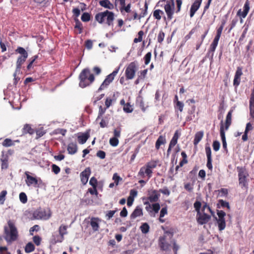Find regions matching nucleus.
<instances>
[{
    "label": "nucleus",
    "instance_id": "obj_1",
    "mask_svg": "<svg viewBox=\"0 0 254 254\" xmlns=\"http://www.w3.org/2000/svg\"><path fill=\"white\" fill-rule=\"evenodd\" d=\"M79 87L83 88L90 86L95 80V77L88 68L83 69L78 76Z\"/></svg>",
    "mask_w": 254,
    "mask_h": 254
},
{
    "label": "nucleus",
    "instance_id": "obj_2",
    "mask_svg": "<svg viewBox=\"0 0 254 254\" xmlns=\"http://www.w3.org/2000/svg\"><path fill=\"white\" fill-rule=\"evenodd\" d=\"M7 224L8 227H4V239L7 243H11L17 239L18 232L12 221H8Z\"/></svg>",
    "mask_w": 254,
    "mask_h": 254
},
{
    "label": "nucleus",
    "instance_id": "obj_3",
    "mask_svg": "<svg viewBox=\"0 0 254 254\" xmlns=\"http://www.w3.org/2000/svg\"><path fill=\"white\" fill-rule=\"evenodd\" d=\"M114 19V13L108 10H106L104 12H99L95 15V19L99 23L102 24L105 22L108 26H112L113 25Z\"/></svg>",
    "mask_w": 254,
    "mask_h": 254
},
{
    "label": "nucleus",
    "instance_id": "obj_4",
    "mask_svg": "<svg viewBox=\"0 0 254 254\" xmlns=\"http://www.w3.org/2000/svg\"><path fill=\"white\" fill-rule=\"evenodd\" d=\"M158 161L151 160L147 162L144 166L142 167L138 172V176L142 178H144L146 175L148 179H150L152 176V170L156 168Z\"/></svg>",
    "mask_w": 254,
    "mask_h": 254
},
{
    "label": "nucleus",
    "instance_id": "obj_5",
    "mask_svg": "<svg viewBox=\"0 0 254 254\" xmlns=\"http://www.w3.org/2000/svg\"><path fill=\"white\" fill-rule=\"evenodd\" d=\"M138 69V64L137 61H133L128 64L126 66L125 72L126 80H131L133 79Z\"/></svg>",
    "mask_w": 254,
    "mask_h": 254
},
{
    "label": "nucleus",
    "instance_id": "obj_6",
    "mask_svg": "<svg viewBox=\"0 0 254 254\" xmlns=\"http://www.w3.org/2000/svg\"><path fill=\"white\" fill-rule=\"evenodd\" d=\"M164 2V8L167 16V19L171 20L173 18V15L176 12L174 0H160L158 3Z\"/></svg>",
    "mask_w": 254,
    "mask_h": 254
},
{
    "label": "nucleus",
    "instance_id": "obj_7",
    "mask_svg": "<svg viewBox=\"0 0 254 254\" xmlns=\"http://www.w3.org/2000/svg\"><path fill=\"white\" fill-rule=\"evenodd\" d=\"M15 53L19 54L20 56L18 57L16 61V71H19L21 68L22 65L26 61L28 58V53L23 47H18L15 50Z\"/></svg>",
    "mask_w": 254,
    "mask_h": 254
},
{
    "label": "nucleus",
    "instance_id": "obj_8",
    "mask_svg": "<svg viewBox=\"0 0 254 254\" xmlns=\"http://www.w3.org/2000/svg\"><path fill=\"white\" fill-rule=\"evenodd\" d=\"M119 69L120 67L119 66L116 68L111 73L106 77V78L98 88L97 92H100L103 90H104L108 87L110 84L114 80L115 76L119 72Z\"/></svg>",
    "mask_w": 254,
    "mask_h": 254
},
{
    "label": "nucleus",
    "instance_id": "obj_9",
    "mask_svg": "<svg viewBox=\"0 0 254 254\" xmlns=\"http://www.w3.org/2000/svg\"><path fill=\"white\" fill-rule=\"evenodd\" d=\"M237 170L238 171L239 185L242 188L245 187L247 185V178L249 175L247 171L243 168L237 167Z\"/></svg>",
    "mask_w": 254,
    "mask_h": 254
},
{
    "label": "nucleus",
    "instance_id": "obj_10",
    "mask_svg": "<svg viewBox=\"0 0 254 254\" xmlns=\"http://www.w3.org/2000/svg\"><path fill=\"white\" fill-rule=\"evenodd\" d=\"M217 214L218 218L215 217V219L217 221L218 229L219 231H222L226 227V222L224 218L226 213L222 210H218Z\"/></svg>",
    "mask_w": 254,
    "mask_h": 254
},
{
    "label": "nucleus",
    "instance_id": "obj_11",
    "mask_svg": "<svg viewBox=\"0 0 254 254\" xmlns=\"http://www.w3.org/2000/svg\"><path fill=\"white\" fill-rule=\"evenodd\" d=\"M224 24V23H223L222 25L218 29L217 31V34L215 36L212 43L210 45L209 49L210 52H213L215 51L221 36Z\"/></svg>",
    "mask_w": 254,
    "mask_h": 254
},
{
    "label": "nucleus",
    "instance_id": "obj_12",
    "mask_svg": "<svg viewBox=\"0 0 254 254\" xmlns=\"http://www.w3.org/2000/svg\"><path fill=\"white\" fill-rule=\"evenodd\" d=\"M206 207V203H205L202 208V211L203 212V214H201V212L200 213H198L196 214V219L197 222L199 224H203L206 223V213H204V210Z\"/></svg>",
    "mask_w": 254,
    "mask_h": 254
},
{
    "label": "nucleus",
    "instance_id": "obj_13",
    "mask_svg": "<svg viewBox=\"0 0 254 254\" xmlns=\"http://www.w3.org/2000/svg\"><path fill=\"white\" fill-rule=\"evenodd\" d=\"M90 174L91 170L89 167L86 168L80 173L81 181L83 185L87 184Z\"/></svg>",
    "mask_w": 254,
    "mask_h": 254
},
{
    "label": "nucleus",
    "instance_id": "obj_14",
    "mask_svg": "<svg viewBox=\"0 0 254 254\" xmlns=\"http://www.w3.org/2000/svg\"><path fill=\"white\" fill-rule=\"evenodd\" d=\"M101 221V220L98 217H92L91 218L90 224L94 231H99L100 228L99 222Z\"/></svg>",
    "mask_w": 254,
    "mask_h": 254
},
{
    "label": "nucleus",
    "instance_id": "obj_15",
    "mask_svg": "<svg viewBox=\"0 0 254 254\" xmlns=\"http://www.w3.org/2000/svg\"><path fill=\"white\" fill-rule=\"evenodd\" d=\"M25 174L26 176V183L27 186H30L31 185H34L36 186L38 185L37 179L35 177L31 176L29 175V172H26Z\"/></svg>",
    "mask_w": 254,
    "mask_h": 254
},
{
    "label": "nucleus",
    "instance_id": "obj_16",
    "mask_svg": "<svg viewBox=\"0 0 254 254\" xmlns=\"http://www.w3.org/2000/svg\"><path fill=\"white\" fill-rule=\"evenodd\" d=\"M158 192V190H153L149 192V196H148V199L151 202L158 201L160 196V194Z\"/></svg>",
    "mask_w": 254,
    "mask_h": 254
},
{
    "label": "nucleus",
    "instance_id": "obj_17",
    "mask_svg": "<svg viewBox=\"0 0 254 254\" xmlns=\"http://www.w3.org/2000/svg\"><path fill=\"white\" fill-rule=\"evenodd\" d=\"M202 2V0H195L191 6L190 9V16L192 17L197 10L199 7Z\"/></svg>",
    "mask_w": 254,
    "mask_h": 254
},
{
    "label": "nucleus",
    "instance_id": "obj_18",
    "mask_svg": "<svg viewBox=\"0 0 254 254\" xmlns=\"http://www.w3.org/2000/svg\"><path fill=\"white\" fill-rule=\"evenodd\" d=\"M78 150V146L76 142H70L68 144L67 150L68 154L73 155L75 154Z\"/></svg>",
    "mask_w": 254,
    "mask_h": 254
},
{
    "label": "nucleus",
    "instance_id": "obj_19",
    "mask_svg": "<svg viewBox=\"0 0 254 254\" xmlns=\"http://www.w3.org/2000/svg\"><path fill=\"white\" fill-rule=\"evenodd\" d=\"M250 9L249 2L248 0L245 2L243 11L239 9L237 12V14L243 18L246 17Z\"/></svg>",
    "mask_w": 254,
    "mask_h": 254
},
{
    "label": "nucleus",
    "instance_id": "obj_20",
    "mask_svg": "<svg viewBox=\"0 0 254 254\" xmlns=\"http://www.w3.org/2000/svg\"><path fill=\"white\" fill-rule=\"evenodd\" d=\"M143 215V211L141 207L137 206L135 207L133 211L130 215V219H134L137 217L142 216Z\"/></svg>",
    "mask_w": 254,
    "mask_h": 254
},
{
    "label": "nucleus",
    "instance_id": "obj_21",
    "mask_svg": "<svg viewBox=\"0 0 254 254\" xmlns=\"http://www.w3.org/2000/svg\"><path fill=\"white\" fill-rule=\"evenodd\" d=\"M90 134L88 132L82 133L77 136V140L79 144H84L89 138Z\"/></svg>",
    "mask_w": 254,
    "mask_h": 254
},
{
    "label": "nucleus",
    "instance_id": "obj_22",
    "mask_svg": "<svg viewBox=\"0 0 254 254\" xmlns=\"http://www.w3.org/2000/svg\"><path fill=\"white\" fill-rule=\"evenodd\" d=\"M33 217L36 219L44 218L45 217V211L42 210L41 208L37 209L34 211Z\"/></svg>",
    "mask_w": 254,
    "mask_h": 254
},
{
    "label": "nucleus",
    "instance_id": "obj_23",
    "mask_svg": "<svg viewBox=\"0 0 254 254\" xmlns=\"http://www.w3.org/2000/svg\"><path fill=\"white\" fill-rule=\"evenodd\" d=\"M159 246L162 250L167 251L169 249L170 245L166 242L165 237H161L159 238Z\"/></svg>",
    "mask_w": 254,
    "mask_h": 254
},
{
    "label": "nucleus",
    "instance_id": "obj_24",
    "mask_svg": "<svg viewBox=\"0 0 254 254\" xmlns=\"http://www.w3.org/2000/svg\"><path fill=\"white\" fill-rule=\"evenodd\" d=\"M220 136L222 141L223 147L225 150H227V143L225 138V132L224 130V126L222 122L221 123V125L220 127Z\"/></svg>",
    "mask_w": 254,
    "mask_h": 254
},
{
    "label": "nucleus",
    "instance_id": "obj_25",
    "mask_svg": "<svg viewBox=\"0 0 254 254\" xmlns=\"http://www.w3.org/2000/svg\"><path fill=\"white\" fill-rule=\"evenodd\" d=\"M100 5L106 8L109 9H113L114 8V5L109 0H102L99 1Z\"/></svg>",
    "mask_w": 254,
    "mask_h": 254
},
{
    "label": "nucleus",
    "instance_id": "obj_26",
    "mask_svg": "<svg viewBox=\"0 0 254 254\" xmlns=\"http://www.w3.org/2000/svg\"><path fill=\"white\" fill-rule=\"evenodd\" d=\"M166 142L165 136L160 135L155 143V148L157 150L160 148L161 145L164 144Z\"/></svg>",
    "mask_w": 254,
    "mask_h": 254
},
{
    "label": "nucleus",
    "instance_id": "obj_27",
    "mask_svg": "<svg viewBox=\"0 0 254 254\" xmlns=\"http://www.w3.org/2000/svg\"><path fill=\"white\" fill-rule=\"evenodd\" d=\"M64 239H63L60 235H52L50 240V243L53 245H56L58 243H61Z\"/></svg>",
    "mask_w": 254,
    "mask_h": 254
},
{
    "label": "nucleus",
    "instance_id": "obj_28",
    "mask_svg": "<svg viewBox=\"0 0 254 254\" xmlns=\"http://www.w3.org/2000/svg\"><path fill=\"white\" fill-rule=\"evenodd\" d=\"M67 226L62 224L59 228V232L60 236L64 239V236L67 234Z\"/></svg>",
    "mask_w": 254,
    "mask_h": 254
},
{
    "label": "nucleus",
    "instance_id": "obj_29",
    "mask_svg": "<svg viewBox=\"0 0 254 254\" xmlns=\"http://www.w3.org/2000/svg\"><path fill=\"white\" fill-rule=\"evenodd\" d=\"M23 133H29L30 134H33L35 132L34 129L32 128L31 126L29 124H25L22 129Z\"/></svg>",
    "mask_w": 254,
    "mask_h": 254
},
{
    "label": "nucleus",
    "instance_id": "obj_30",
    "mask_svg": "<svg viewBox=\"0 0 254 254\" xmlns=\"http://www.w3.org/2000/svg\"><path fill=\"white\" fill-rule=\"evenodd\" d=\"M203 136V131H198L197 132L194 136V138L193 140V144L195 146H196L198 142L201 140L202 137Z\"/></svg>",
    "mask_w": 254,
    "mask_h": 254
},
{
    "label": "nucleus",
    "instance_id": "obj_31",
    "mask_svg": "<svg viewBox=\"0 0 254 254\" xmlns=\"http://www.w3.org/2000/svg\"><path fill=\"white\" fill-rule=\"evenodd\" d=\"M1 169H6L8 167V157L7 155H5L2 156V158L1 159Z\"/></svg>",
    "mask_w": 254,
    "mask_h": 254
},
{
    "label": "nucleus",
    "instance_id": "obj_32",
    "mask_svg": "<svg viewBox=\"0 0 254 254\" xmlns=\"http://www.w3.org/2000/svg\"><path fill=\"white\" fill-rule=\"evenodd\" d=\"M164 15L163 11L160 9H156L153 12V16L154 18L157 20L161 19L162 16Z\"/></svg>",
    "mask_w": 254,
    "mask_h": 254
},
{
    "label": "nucleus",
    "instance_id": "obj_33",
    "mask_svg": "<svg viewBox=\"0 0 254 254\" xmlns=\"http://www.w3.org/2000/svg\"><path fill=\"white\" fill-rule=\"evenodd\" d=\"M152 210H149L147 206L145 207L146 210L148 211L150 214L152 212V211H153L155 213H157L160 209V205L158 203H153L152 204ZM150 215H152L151 214Z\"/></svg>",
    "mask_w": 254,
    "mask_h": 254
},
{
    "label": "nucleus",
    "instance_id": "obj_34",
    "mask_svg": "<svg viewBox=\"0 0 254 254\" xmlns=\"http://www.w3.org/2000/svg\"><path fill=\"white\" fill-rule=\"evenodd\" d=\"M232 110H230L227 114L225 123V129L227 130L231 124Z\"/></svg>",
    "mask_w": 254,
    "mask_h": 254
},
{
    "label": "nucleus",
    "instance_id": "obj_35",
    "mask_svg": "<svg viewBox=\"0 0 254 254\" xmlns=\"http://www.w3.org/2000/svg\"><path fill=\"white\" fill-rule=\"evenodd\" d=\"M75 25L74 28L78 30V33L81 34L83 31V26L81 22L77 18L74 19Z\"/></svg>",
    "mask_w": 254,
    "mask_h": 254
},
{
    "label": "nucleus",
    "instance_id": "obj_36",
    "mask_svg": "<svg viewBox=\"0 0 254 254\" xmlns=\"http://www.w3.org/2000/svg\"><path fill=\"white\" fill-rule=\"evenodd\" d=\"M131 3H129L127 5L126 3H124V5H121L120 7L121 12L123 13L124 11H125L127 13H129L131 12Z\"/></svg>",
    "mask_w": 254,
    "mask_h": 254
},
{
    "label": "nucleus",
    "instance_id": "obj_37",
    "mask_svg": "<svg viewBox=\"0 0 254 254\" xmlns=\"http://www.w3.org/2000/svg\"><path fill=\"white\" fill-rule=\"evenodd\" d=\"M35 132L36 133V139L39 138L40 137L43 136L46 133V130H44L43 127H41L36 129Z\"/></svg>",
    "mask_w": 254,
    "mask_h": 254
},
{
    "label": "nucleus",
    "instance_id": "obj_38",
    "mask_svg": "<svg viewBox=\"0 0 254 254\" xmlns=\"http://www.w3.org/2000/svg\"><path fill=\"white\" fill-rule=\"evenodd\" d=\"M35 250V246L31 242L27 243L25 247V252L26 253H30Z\"/></svg>",
    "mask_w": 254,
    "mask_h": 254
},
{
    "label": "nucleus",
    "instance_id": "obj_39",
    "mask_svg": "<svg viewBox=\"0 0 254 254\" xmlns=\"http://www.w3.org/2000/svg\"><path fill=\"white\" fill-rule=\"evenodd\" d=\"M211 150L210 148L207 147V168L209 169H211L212 168V165L211 164Z\"/></svg>",
    "mask_w": 254,
    "mask_h": 254
},
{
    "label": "nucleus",
    "instance_id": "obj_40",
    "mask_svg": "<svg viewBox=\"0 0 254 254\" xmlns=\"http://www.w3.org/2000/svg\"><path fill=\"white\" fill-rule=\"evenodd\" d=\"M149 226L147 223H143L140 227V229L143 234L147 233L149 231Z\"/></svg>",
    "mask_w": 254,
    "mask_h": 254
},
{
    "label": "nucleus",
    "instance_id": "obj_41",
    "mask_svg": "<svg viewBox=\"0 0 254 254\" xmlns=\"http://www.w3.org/2000/svg\"><path fill=\"white\" fill-rule=\"evenodd\" d=\"M38 58V55H36L34 56H33L32 58H31L29 60V63L27 66V69L28 70H30L32 66V65L33 63L35 62V61Z\"/></svg>",
    "mask_w": 254,
    "mask_h": 254
},
{
    "label": "nucleus",
    "instance_id": "obj_42",
    "mask_svg": "<svg viewBox=\"0 0 254 254\" xmlns=\"http://www.w3.org/2000/svg\"><path fill=\"white\" fill-rule=\"evenodd\" d=\"M38 58V55H36L34 56H33L32 58H31L29 60V63L27 66V69L28 70H30L32 66V65L33 63L35 62V61Z\"/></svg>",
    "mask_w": 254,
    "mask_h": 254
},
{
    "label": "nucleus",
    "instance_id": "obj_43",
    "mask_svg": "<svg viewBox=\"0 0 254 254\" xmlns=\"http://www.w3.org/2000/svg\"><path fill=\"white\" fill-rule=\"evenodd\" d=\"M38 58V55H36L34 56H33L32 58H31L29 60V63L27 66V69L28 70H30L32 66V65L33 63L35 62V61Z\"/></svg>",
    "mask_w": 254,
    "mask_h": 254
},
{
    "label": "nucleus",
    "instance_id": "obj_44",
    "mask_svg": "<svg viewBox=\"0 0 254 254\" xmlns=\"http://www.w3.org/2000/svg\"><path fill=\"white\" fill-rule=\"evenodd\" d=\"M147 9H148V4L146 2H145L144 8H141L140 10H141V13L139 14L140 17H145L147 14Z\"/></svg>",
    "mask_w": 254,
    "mask_h": 254
},
{
    "label": "nucleus",
    "instance_id": "obj_45",
    "mask_svg": "<svg viewBox=\"0 0 254 254\" xmlns=\"http://www.w3.org/2000/svg\"><path fill=\"white\" fill-rule=\"evenodd\" d=\"M138 38H135L133 40L134 43H137L142 41L143 36L144 35V32L142 30H140L138 32Z\"/></svg>",
    "mask_w": 254,
    "mask_h": 254
},
{
    "label": "nucleus",
    "instance_id": "obj_46",
    "mask_svg": "<svg viewBox=\"0 0 254 254\" xmlns=\"http://www.w3.org/2000/svg\"><path fill=\"white\" fill-rule=\"evenodd\" d=\"M184 104L183 102L180 101L177 102L176 104H174V108L175 110H179L180 112H182L183 111Z\"/></svg>",
    "mask_w": 254,
    "mask_h": 254
},
{
    "label": "nucleus",
    "instance_id": "obj_47",
    "mask_svg": "<svg viewBox=\"0 0 254 254\" xmlns=\"http://www.w3.org/2000/svg\"><path fill=\"white\" fill-rule=\"evenodd\" d=\"M2 145L4 147H9L14 145V143L11 139L6 138L2 142Z\"/></svg>",
    "mask_w": 254,
    "mask_h": 254
},
{
    "label": "nucleus",
    "instance_id": "obj_48",
    "mask_svg": "<svg viewBox=\"0 0 254 254\" xmlns=\"http://www.w3.org/2000/svg\"><path fill=\"white\" fill-rule=\"evenodd\" d=\"M7 193L6 190H2L0 193V204H3L5 200V197Z\"/></svg>",
    "mask_w": 254,
    "mask_h": 254
},
{
    "label": "nucleus",
    "instance_id": "obj_49",
    "mask_svg": "<svg viewBox=\"0 0 254 254\" xmlns=\"http://www.w3.org/2000/svg\"><path fill=\"white\" fill-rule=\"evenodd\" d=\"M123 110L126 113H129L132 112L133 108L129 103H127L126 105L123 107Z\"/></svg>",
    "mask_w": 254,
    "mask_h": 254
},
{
    "label": "nucleus",
    "instance_id": "obj_50",
    "mask_svg": "<svg viewBox=\"0 0 254 254\" xmlns=\"http://www.w3.org/2000/svg\"><path fill=\"white\" fill-rule=\"evenodd\" d=\"M116 99H112L110 97H107L105 100V105L106 108L108 109L112 105L113 102H115Z\"/></svg>",
    "mask_w": 254,
    "mask_h": 254
},
{
    "label": "nucleus",
    "instance_id": "obj_51",
    "mask_svg": "<svg viewBox=\"0 0 254 254\" xmlns=\"http://www.w3.org/2000/svg\"><path fill=\"white\" fill-rule=\"evenodd\" d=\"M118 211L117 209L116 208L114 210H110L107 211L106 213L105 216L107 218V219L109 220L111 218H112L114 216V215L115 214V213Z\"/></svg>",
    "mask_w": 254,
    "mask_h": 254
},
{
    "label": "nucleus",
    "instance_id": "obj_52",
    "mask_svg": "<svg viewBox=\"0 0 254 254\" xmlns=\"http://www.w3.org/2000/svg\"><path fill=\"white\" fill-rule=\"evenodd\" d=\"M19 199L22 203H26L27 201V197L25 193L22 192L19 194Z\"/></svg>",
    "mask_w": 254,
    "mask_h": 254
},
{
    "label": "nucleus",
    "instance_id": "obj_53",
    "mask_svg": "<svg viewBox=\"0 0 254 254\" xmlns=\"http://www.w3.org/2000/svg\"><path fill=\"white\" fill-rule=\"evenodd\" d=\"M109 142L111 145L115 147L118 145L119 141L118 138L113 137L110 139Z\"/></svg>",
    "mask_w": 254,
    "mask_h": 254
},
{
    "label": "nucleus",
    "instance_id": "obj_54",
    "mask_svg": "<svg viewBox=\"0 0 254 254\" xmlns=\"http://www.w3.org/2000/svg\"><path fill=\"white\" fill-rule=\"evenodd\" d=\"M81 19L83 22H88L90 20V15L87 12H84L82 14Z\"/></svg>",
    "mask_w": 254,
    "mask_h": 254
},
{
    "label": "nucleus",
    "instance_id": "obj_55",
    "mask_svg": "<svg viewBox=\"0 0 254 254\" xmlns=\"http://www.w3.org/2000/svg\"><path fill=\"white\" fill-rule=\"evenodd\" d=\"M151 53L148 52L144 57V63L145 65H147L150 62L151 58Z\"/></svg>",
    "mask_w": 254,
    "mask_h": 254
},
{
    "label": "nucleus",
    "instance_id": "obj_56",
    "mask_svg": "<svg viewBox=\"0 0 254 254\" xmlns=\"http://www.w3.org/2000/svg\"><path fill=\"white\" fill-rule=\"evenodd\" d=\"M193 205H194V207L195 208V210L197 212V214L200 213V212H201V211H200V208H201V202L200 201H196L194 202Z\"/></svg>",
    "mask_w": 254,
    "mask_h": 254
},
{
    "label": "nucleus",
    "instance_id": "obj_57",
    "mask_svg": "<svg viewBox=\"0 0 254 254\" xmlns=\"http://www.w3.org/2000/svg\"><path fill=\"white\" fill-rule=\"evenodd\" d=\"M148 69H145L140 71L139 74L138 75V77L139 79H141L143 80L145 79L147 73Z\"/></svg>",
    "mask_w": 254,
    "mask_h": 254
},
{
    "label": "nucleus",
    "instance_id": "obj_58",
    "mask_svg": "<svg viewBox=\"0 0 254 254\" xmlns=\"http://www.w3.org/2000/svg\"><path fill=\"white\" fill-rule=\"evenodd\" d=\"M121 127H118L114 130V137L118 138L121 136Z\"/></svg>",
    "mask_w": 254,
    "mask_h": 254
},
{
    "label": "nucleus",
    "instance_id": "obj_59",
    "mask_svg": "<svg viewBox=\"0 0 254 254\" xmlns=\"http://www.w3.org/2000/svg\"><path fill=\"white\" fill-rule=\"evenodd\" d=\"M165 37V33L163 31H160L158 34L157 37V41L159 43H161L164 39Z\"/></svg>",
    "mask_w": 254,
    "mask_h": 254
},
{
    "label": "nucleus",
    "instance_id": "obj_60",
    "mask_svg": "<svg viewBox=\"0 0 254 254\" xmlns=\"http://www.w3.org/2000/svg\"><path fill=\"white\" fill-rule=\"evenodd\" d=\"M52 170L55 174H58L60 172V168L56 164H53L52 165Z\"/></svg>",
    "mask_w": 254,
    "mask_h": 254
},
{
    "label": "nucleus",
    "instance_id": "obj_61",
    "mask_svg": "<svg viewBox=\"0 0 254 254\" xmlns=\"http://www.w3.org/2000/svg\"><path fill=\"white\" fill-rule=\"evenodd\" d=\"M89 184L92 186L93 188L97 187V180L94 177H92L89 181Z\"/></svg>",
    "mask_w": 254,
    "mask_h": 254
},
{
    "label": "nucleus",
    "instance_id": "obj_62",
    "mask_svg": "<svg viewBox=\"0 0 254 254\" xmlns=\"http://www.w3.org/2000/svg\"><path fill=\"white\" fill-rule=\"evenodd\" d=\"M33 241L37 246H39L41 244V238L39 236H35L33 237Z\"/></svg>",
    "mask_w": 254,
    "mask_h": 254
},
{
    "label": "nucleus",
    "instance_id": "obj_63",
    "mask_svg": "<svg viewBox=\"0 0 254 254\" xmlns=\"http://www.w3.org/2000/svg\"><path fill=\"white\" fill-rule=\"evenodd\" d=\"M96 156L101 159H103L105 158L106 157V153L105 151L102 150H99L97 151L96 153Z\"/></svg>",
    "mask_w": 254,
    "mask_h": 254
},
{
    "label": "nucleus",
    "instance_id": "obj_64",
    "mask_svg": "<svg viewBox=\"0 0 254 254\" xmlns=\"http://www.w3.org/2000/svg\"><path fill=\"white\" fill-rule=\"evenodd\" d=\"M113 180L117 186L119 184V181L121 180L122 178L118 175L117 173H115L113 176Z\"/></svg>",
    "mask_w": 254,
    "mask_h": 254
}]
</instances>
